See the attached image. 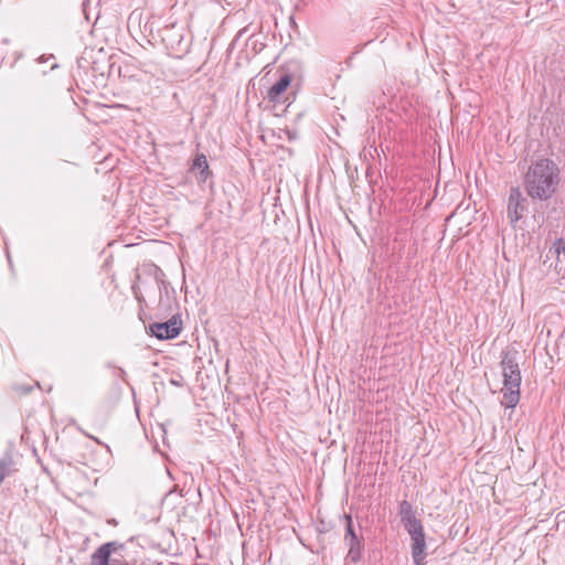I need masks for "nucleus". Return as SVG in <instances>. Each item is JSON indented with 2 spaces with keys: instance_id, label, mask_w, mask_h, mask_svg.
Wrapping results in <instances>:
<instances>
[{
  "instance_id": "nucleus-1",
  "label": "nucleus",
  "mask_w": 565,
  "mask_h": 565,
  "mask_svg": "<svg viewBox=\"0 0 565 565\" xmlns=\"http://www.w3.org/2000/svg\"><path fill=\"white\" fill-rule=\"evenodd\" d=\"M562 181L561 169L548 158L533 160L523 175L524 191L533 201L546 202L557 192Z\"/></svg>"
},
{
  "instance_id": "nucleus-2",
  "label": "nucleus",
  "mask_w": 565,
  "mask_h": 565,
  "mask_svg": "<svg viewBox=\"0 0 565 565\" xmlns=\"http://www.w3.org/2000/svg\"><path fill=\"white\" fill-rule=\"evenodd\" d=\"M518 351H503L500 362L501 373L503 377V387L501 405L505 408H514L521 397V369L518 362Z\"/></svg>"
},
{
  "instance_id": "nucleus-3",
  "label": "nucleus",
  "mask_w": 565,
  "mask_h": 565,
  "mask_svg": "<svg viewBox=\"0 0 565 565\" xmlns=\"http://www.w3.org/2000/svg\"><path fill=\"white\" fill-rule=\"evenodd\" d=\"M164 278V273L158 266L150 267L145 277L137 275V282L132 286V292L141 307H148L147 297L150 300L161 299L162 292L167 291L168 288Z\"/></svg>"
},
{
  "instance_id": "nucleus-4",
  "label": "nucleus",
  "mask_w": 565,
  "mask_h": 565,
  "mask_svg": "<svg viewBox=\"0 0 565 565\" xmlns=\"http://www.w3.org/2000/svg\"><path fill=\"white\" fill-rule=\"evenodd\" d=\"M161 39L169 54L174 57H182L190 49V43L184 39L181 28L177 29L174 25L163 28Z\"/></svg>"
},
{
  "instance_id": "nucleus-5",
  "label": "nucleus",
  "mask_w": 565,
  "mask_h": 565,
  "mask_svg": "<svg viewBox=\"0 0 565 565\" xmlns=\"http://www.w3.org/2000/svg\"><path fill=\"white\" fill-rule=\"evenodd\" d=\"M122 547L117 542L102 544L90 557V565H130L127 561L117 556V551Z\"/></svg>"
},
{
  "instance_id": "nucleus-6",
  "label": "nucleus",
  "mask_w": 565,
  "mask_h": 565,
  "mask_svg": "<svg viewBox=\"0 0 565 565\" xmlns=\"http://www.w3.org/2000/svg\"><path fill=\"white\" fill-rule=\"evenodd\" d=\"M347 526L344 534V543L349 547L348 558L352 563H359L362 558L364 550L363 537L358 536L353 529V521L351 515H345Z\"/></svg>"
},
{
  "instance_id": "nucleus-7",
  "label": "nucleus",
  "mask_w": 565,
  "mask_h": 565,
  "mask_svg": "<svg viewBox=\"0 0 565 565\" xmlns=\"http://www.w3.org/2000/svg\"><path fill=\"white\" fill-rule=\"evenodd\" d=\"M292 81L290 73L284 72L279 78L267 89L264 99L273 106L281 105L287 102V89Z\"/></svg>"
},
{
  "instance_id": "nucleus-8",
  "label": "nucleus",
  "mask_w": 565,
  "mask_h": 565,
  "mask_svg": "<svg viewBox=\"0 0 565 565\" xmlns=\"http://www.w3.org/2000/svg\"><path fill=\"white\" fill-rule=\"evenodd\" d=\"M407 533L411 536L412 557L415 565H425L427 553L426 536L423 524L407 530Z\"/></svg>"
},
{
  "instance_id": "nucleus-9",
  "label": "nucleus",
  "mask_w": 565,
  "mask_h": 565,
  "mask_svg": "<svg viewBox=\"0 0 565 565\" xmlns=\"http://www.w3.org/2000/svg\"><path fill=\"white\" fill-rule=\"evenodd\" d=\"M526 211V199L523 196L519 186H512L508 201V217L511 224L520 221Z\"/></svg>"
},
{
  "instance_id": "nucleus-10",
  "label": "nucleus",
  "mask_w": 565,
  "mask_h": 565,
  "mask_svg": "<svg viewBox=\"0 0 565 565\" xmlns=\"http://www.w3.org/2000/svg\"><path fill=\"white\" fill-rule=\"evenodd\" d=\"M182 329V321L178 316H173L166 322H156L150 324L151 333L160 339L168 340L177 338Z\"/></svg>"
},
{
  "instance_id": "nucleus-11",
  "label": "nucleus",
  "mask_w": 565,
  "mask_h": 565,
  "mask_svg": "<svg viewBox=\"0 0 565 565\" xmlns=\"http://www.w3.org/2000/svg\"><path fill=\"white\" fill-rule=\"evenodd\" d=\"M398 514L404 529H409L422 525V521L416 518L415 510L411 502L403 500L398 505Z\"/></svg>"
},
{
  "instance_id": "nucleus-12",
  "label": "nucleus",
  "mask_w": 565,
  "mask_h": 565,
  "mask_svg": "<svg viewBox=\"0 0 565 565\" xmlns=\"http://www.w3.org/2000/svg\"><path fill=\"white\" fill-rule=\"evenodd\" d=\"M19 471L18 462L9 451L0 457V486L6 478L14 476Z\"/></svg>"
},
{
  "instance_id": "nucleus-13",
  "label": "nucleus",
  "mask_w": 565,
  "mask_h": 565,
  "mask_svg": "<svg viewBox=\"0 0 565 565\" xmlns=\"http://www.w3.org/2000/svg\"><path fill=\"white\" fill-rule=\"evenodd\" d=\"M36 387L40 388V383L35 380L29 382L13 381L8 390L13 398H21L31 394Z\"/></svg>"
},
{
  "instance_id": "nucleus-14",
  "label": "nucleus",
  "mask_w": 565,
  "mask_h": 565,
  "mask_svg": "<svg viewBox=\"0 0 565 565\" xmlns=\"http://www.w3.org/2000/svg\"><path fill=\"white\" fill-rule=\"evenodd\" d=\"M190 171L191 172H194V171H198L199 172V175H198V181L201 182V183H204L209 175L211 174L210 172V169H209V163H207V160H206V157L204 153H196L194 159H193V162H192V166L190 168Z\"/></svg>"
},
{
  "instance_id": "nucleus-15",
  "label": "nucleus",
  "mask_w": 565,
  "mask_h": 565,
  "mask_svg": "<svg viewBox=\"0 0 565 565\" xmlns=\"http://www.w3.org/2000/svg\"><path fill=\"white\" fill-rule=\"evenodd\" d=\"M548 255L556 258L555 268L565 270V239L557 238L548 249Z\"/></svg>"
},
{
  "instance_id": "nucleus-16",
  "label": "nucleus",
  "mask_w": 565,
  "mask_h": 565,
  "mask_svg": "<svg viewBox=\"0 0 565 565\" xmlns=\"http://www.w3.org/2000/svg\"><path fill=\"white\" fill-rule=\"evenodd\" d=\"M85 435H86L88 438H92V439H93V440H95L96 443L100 444V441L98 440V438L93 437V436H90V435H88V434H85Z\"/></svg>"
}]
</instances>
